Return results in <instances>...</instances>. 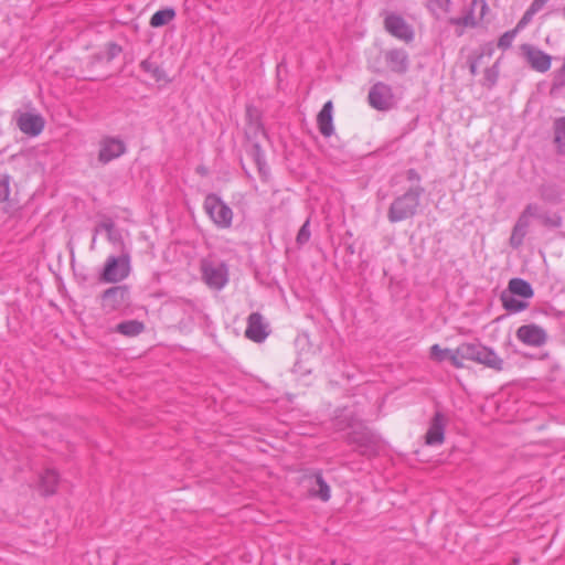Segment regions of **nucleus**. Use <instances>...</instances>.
I'll use <instances>...</instances> for the list:
<instances>
[{"mask_svg":"<svg viewBox=\"0 0 565 565\" xmlns=\"http://www.w3.org/2000/svg\"><path fill=\"white\" fill-rule=\"evenodd\" d=\"M425 190L422 185H412L405 193L396 196L390 205L387 218L398 223L416 215L420 198Z\"/></svg>","mask_w":565,"mask_h":565,"instance_id":"obj_1","label":"nucleus"},{"mask_svg":"<svg viewBox=\"0 0 565 565\" xmlns=\"http://www.w3.org/2000/svg\"><path fill=\"white\" fill-rule=\"evenodd\" d=\"M205 213L218 228H228L233 221V211L222 199L214 194H207L204 204Z\"/></svg>","mask_w":565,"mask_h":565,"instance_id":"obj_2","label":"nucleus"},{"mask_svg":"<svg viewBox=\"0 0 565 565\" xmlns=\"http://www.w3.org/2000/svg\"><path fill=\"white\" fill-rule=\"evenodd\" d=\"M131 271L130 255L122 253L120 256H109L106 259L100 279L105 282L116 284L125 280Z\"/></svg>","mask_w":565,"mask_h":565,"instance_id":"obj_3","label":"nucleus"},{"mask_svg":"<svg viewBox=\"0 0 565 565\" xmlns=\"http://www.w3.org/2000/svg\"><path fill=\"white\" fill-rule=\"evenodd\" d=\"M201 274L203 281L215 290L223 289L228 281V268L222 262L202 259Z\"/></svg>","mask_w":565,"mask_h":565,"instance_id":"obj_4","label":"nucleus"},{"mask_svg":"<svg viewBox=\"0 0 565 565\" xmlns=\"http://www.w3.org/2000/svg\"><path fill=\"white\" fill-rule=\"evenodd\" d=\"M384 29L388 34L405 43L415 39L414 28L401 14L395 12L385 13Z\"/></svg>","mask_w":565,"mask_h":565,"instance_id":"obj_5","label":"nucleus"},{"mask_svg":"<svg viewBox=\"0 0 565 565\" xmlns=\"http://www.w3.org/2000/svg\"><path fill=\"white\" fill-rule=\"evenodd\" d=\"M515 335L521 343L533 348L543 347L548 340L546 330L535 323L519 327Z\"/></svg>","mask_w":565,"mask_h":565,"instance_id":"obj_6","label":"nucleus"},{"mask_svg":"<svg viewBox=\"0 0 565 565\" xmlns=\"http://www.w3.org/2000/svg\"><path fill=\"white\" fill-rule=\"evenodd\" d=\"M102 299L106 312L119 310L129 301V288L126 285L110 287L103 292Z\"/></svg>","mask_w":565,"mask_h":565,"instance_id":"obj_7","label":"nucleus"},{"mask_svg":"<svg viewBox=\"0 0 565 565\" xmlns=\"http://www.w3.org/2000/svg\"><path fill=\"white\" fill-rule=\"evenodd\" d=\"M126 152L125 142L116 137H105L99 141L98 161L107 164Z\"/></svg>","mask_w":565,"mask_h":565,"instance_id":"obj_8","label":"nucleus"},{"mask_svg":"<svg viewBox=\"0 0 565 565\" xmlns=\"http://www.w3.org/2000/svg\"><path fill=\"white\" fill-rule=\"evenodd\" d=\"M521 51L525 61L534 71L545 73L551 68L552 57L542 50L531 44H523Z\"/></svg>","mask_w":565,"mask_h":565,"instance_id":"obj_9","label":"nucleus"},{"mask_svg":"<svg viewBox=\"0 0 565 565\" xmlns=\"http://www.w3.org/2000/svg\"><path fill=\"white\" fill-rule=\"evenodd\" d=\"M369 103L377 110H387L393 103L392 88L387 84L377 82L369 92Z\"/></svg>","mask_w":565,"mask_h":565,"instance_id":"obj_10","label":"nucleus"},{"mask_svg":"<svg viewBox=\"0 0 565 565\" xmlns=\"http://www.w3.org/2000/svg\"><path fill=\"white\" fill-rule=\"evenodd\" d=\"M17 125L24 135L36 137L43 131L45 121L40 114L26 111L17 115Z\"/></svg>","mask_w":565,"mask_h":565,"instance_id":"obj_11","label":"nucleus"},{"mask_svg":"<svg viewBox=\"0 0 565 565\" xmlns=\"http://www.w3.org/2000/svg\"><path fill=\"white\" fill-rule=\"evenodd\" d=\"M303 482L306 483L310 497L318 498L323 502L330 500V487L323 479L322 473L320 471H316L311 475L306 476Z\"/></svg>","mask_w":565,"mask_h":565,"instance_id":"obj_12","label":"nucleus"},{"mask_svg":"<svg viewBox=\"0 0 565 565\" xmlns=\"http://www.w3.org/2000/svg\"><path fill=\"white\" fill-rule=\"evenodd\" d=\"M268 326L264 322L263 316L253 312L248 316L245 337L256 343L263 342L268 335Z\"/></svg>","mask_w":565,"mask_h":565,"instance_id":"obj_13","label":"nucleus"},{"mask_svg":"<svg viewBox=\"0 0 565 565\" xmlns=\"http://www.w3.org/2000/svg\"><path fill=\"white\" fill-rule=\"evenodd\" d=\"M446 423L447 419L441 413L437 412L434 415L425 435V441L427 445L438 446L444 443Z\"/></svg>","mask_w":565,"mask_h":565,"instance_id":"obj_14","label":"nucleus"},{"mask_svg":"<svg viewBox=\"0 0 565 565\" xmlns=\"http://www.w3.org/2000/svg\"><path fill=\"white\" fill-rule=\"evenodd\" d=\"M388 68L397 74H404L409 66L408 54L403 49H392L385 52L384 55Z\"/></svg>","mask_w":565,"mask_h":565,"instance_id":"obj_15","label":"nucleus"},{"mask_svg":"<svg viewBox=\"0 0 565 565\" xmlns=\"http://www.w3.org/2000/svg\"><path fill=\"white\" fill-rule=\"evenodd\" d=\"M317 126L323 137L329 138L333 135V104L331 100L324 103L321 110L319 111L317 116Z\"/></svg>","mask_w":565,"mask_h":565,"instance_id":"obj_16","label":"nucleus"},{"mask_svg":"<svg viewBox=\"0 0 565 565\" xmlns=\"http://www.w3.org/2000/svg\"><path fill=\"white\" fill-rule=\"evenodd\" d=\"M478 0H472L470 9L462 15L450 18L448 23L456 26V35L461 36L465 32V28H476L478 24V20L475 17V6Z\"/></svg>","mask_w":565,"mask_h":565,"instance_id":"obj_17","label":"nucleus"},{"mask_svg":"<svg viewBox=\"0 0 565 565\" xmlns=\"http://www.w3.org/2000/svg\"><path fill=\"white\" fill-rule=\"evenodd\" d=\"M476 362L495 371H502L504 364L497 352L486 345H481Z\"/></svg>","mask_w":565,"mask_h":565,"instance_id":"obj_18","label":"nucleus"},{"mask_svg":"<svg viewBox=\"0 0 565 565\" xmlns=\"http://www.w3.org/2000/svg\"><path fill=\"white\" fill-rule=\"evenodd\" d=\"M505 292H511L514 296H519L525 300L531 299L534 296V290L530 282L522 278H512L508 284Z\"/></svg>","mask_w":565,"mask_h":565,"instance_id":"obj_19","label":"nucleus"},{"mask_svg":"<svg viewBox=\"0 0 565 565\" xmlns=\"http://www.w3.org/2000/svg\"><path fill=\"white\" fill-rule=\"evenodd\" d=\"M518 296L512 295L511 292L502 291L500 295V300L502 302V307L509 313H519L527 309L529 302L525 299H518Z\"/></svg>","mask_w":565,"mask_h":565,"instance_id":"obj_20","label":"nucleus"},{"mask_svg":"<svg viewBox=\"0 0 565 565\" xmlns=\"http://www.w3.org/2000/svg\"><path fill=\"white\" fill-rule=\"evenodd\" d=\"M530 222L525 220V216H519L510 237V245L513 248H519L527 233Z\"/></svg>","mask_w":565,"mask_h":565,"instance_id":"obj_21","label":"nucleus"},{"mask_svg":"<svg viewBox=\"0 0 565 565\" xmlns=\"http://www.w3.org/2000/svg\"><path fill=\"white\" fill-rule=\"evenodd\" d=\"M100 232H105L107 234V239L114 244H121L122 237L119 230L115 227V224L111 221L103 222L95 228V235L93 237V244L96 241V235Z\"/></svg>","mask_w":565,"mask_h":565,"instance_id":"obj_22","label":"nucleus"},{"mask_svg":"<svg viewBox=\"0 0 565 565\" xmlns=\"http://www.w3.org/2000/svg\"><path fill=\"white\" fill-rule=\"evenodd\" d=\"M58 482V475L54 469H45L40 476V484L43 493L49 495L55 492Z\"/></svg>","mask_w":565,"mask_h":565,"instance_id":"obj_23","label":"nucleus"},{"mask_svg":"<svg viewBox=\"0 0 565 565\" xmlns=\"http://www.w3.org/2000/svg\"><path fill=\"white\" fill-rule=\"evenodd\" d=\"M426 7L435 19L440 20L450 12L451 0H427Z\"/></svg>","mask_w":565,"mask_h":565,"instance_id":"obj_24","label":"nucleus"},{"mask_svg":"<svg viewBox=\"0 0 565 565\" xmlns=\"http://www.w3.org/2000/svg\"><path fill=\"white\" fill-rule=\"evenodd\" d=\"M174 18L175 10L173 8H164L154 12L149 23L152 28H160L170 23Z\"/></svg>","mask_w":565,"mask_h":565,"instance_id":"obj_25","label":"nucleus"},{"mask_svg":"<svg viewBox=\"0 0 565 565\" xmlns=\"http://www.w3.org/2000/svg\"><path fill=\"white\" fill-rule=\"evenodd\" d=\"M143 323L138 320L124 321L116 327L117 332L127 337L138 335L143 331Z\"/></svg>","mask_w":565,"mask_h":565,"instance_id":"obj_26","label":"nucleus"},{"mask_svg":"<svg viewBox=\"0 0 565 565\" xmlns=\"http://www.w3.org/2000/svg\"><path fill=\"white\" fill-rule=\"evenodd\" d=\"M554 141L557 146V150L561 153H565V117H561L554 122Z\"/></svg>","mask_w":565,"mask_h":565,"instance_id":"obj_27","label":"nucleus"},{"mask_svg":"<svg viewBox=\"0 0 565 565\" xmlns=\"http://www.w3.org/2000/svg\"><path fill=\"white\" fill-rule=\"evenodd\" d=\"M481 345V343H461L458 347V353L461 359L476 362Z\"/></svg>","mask_w":565,"mask_h":565,"instance_id":"obj_28","label":"nucleus"},{"mask_svg":"<svg viewBox=\"0 0 565 565\" xmlns=\"http://www.w3.org/2000/svg\"><path fill=\"white\" fill-rule=\"evenodd\" d=\"M140 67L143 72L150 74L151 77L154 78L157 82L166 79L164 71L158 64L150 61L149 58L143 60L140 63Z\"/></svg>","mask_w":565,"mask_h":565,"instance_id":"obj_29","label":"nucleus"},{"mask_svg":"<svg viewBox=\"0 0 565 565\" xmlns=\"http://www.w3.org/2000/svg\"><path fill=\"white\" fill-rule=\"evenodd\" d=\"M356 422H358V419L351 416V412H349L348 409H344L343 414L337 416L334 426L339 430H344L345 428L355 427Z\"/></svg>","mask_w":565,"mask_h":565,"instance_id":"obj_30","label":"nucleus"},{"mask_svg":"<svg viewBox=\"0 0 565 565\" xmlns=\"http://www.w3.org/2000/svg\"><path fill=\"white\" fill-rule=\"evenodd\" d=\"M516 33L518 31L514 29V30H511V31H507L504 32L500 38H499V41H498V47L499 49H502V50H507L509 49L511 45H512V42L514 41L515 36H516Z\"/></svg>","mask_w":565,"mask_h":565,"instance_id":"obj_31","label":"nucleus"},{"mask_svg":"<svg viewBox=\"0 0 565 565\" xmlns=\"http://www.w3.org/2000/svg\"><path fill=\"white\" fill-rule=\"evenodd\" d=\"M450 352H451V349H443L438 344H434L430 348V358L437 362H441V361L448 359Z\"/></svg>","mask_w":565,"mask_h":565,"instance_id":"obj_32","label":"nucleus"},{"mask_svg":"<svg viewBox=\"0 0 565 565\" xmlns=\"http://www.w3.org/2000/svg\"><path fill=\"white\" fill-rule=\"evenodd\" d=\"M309 220H307L302 226L300 227L298 234H297V237H296V242L298 245H305L306 243L309 242L310 239V236H311V233H310V230H309Z\"/></svg>","mask_w":565,"mask_h":565,"instance_id":"obj_33","label":"nucleus"},{"mask_svg":"<svg viewBox=\"0 0 565 565\" xmlns=\"http://www.w3.org/2000/svg\"><path fill=\"white\" fill-rule=\"evenodd\" d=\"M254 160L258 167L260 173L264 172L266 168L265 154L259 145L254 146Z\"/></svg>","mask_w":565,"mask_h":565,"instance_id":"obj_34","label":"nucleus"},{"mask_svg":"<svg viewBox=\"0 0 565 565\" xmlns=\"http://www.w3.org/2000/svg\"><path fill=\"white\" fill-rule=\"evenodd\" d=\"M10 195V183L8 177L0 178V202H6Z\"/></svg>","mask_w":565,"mask_h":565,"instance_id":"obj_35","label":"nucleus"},{"mask_svg":"<svg viewBox=\"0 0 565 565\" xmlns=\"http://www.w3.org/2000/svg\"><path fill=\"white\" fill-rule=\"evenodd\" d=\"M520 216H525V220L530 222L531 217H540V207L535 203H530L526 205L524 211Z\"/></svg>","mask_w":565,"mask_h":565,"instance_id":"obj_36","label":"nucleus"},{"mask_svg":"<svg viewBox=\"0 0 565 565\" xmlns=\"http://www.w3.org/2000/svg\"><path fill=\"white\" fill-rule=\"evenodd\" d=\"M448 360L450 361V363H451L455 367H457V369H461V367H463V363H462V361H463L465 359H461V358H460V354L458 353V348H457V349H455V350H451V352H450V354H449V356H448Z\"/></svg>","mask_w":565,"mask_h":565,"instance_id":"obj_37","label":"nucleus"},{"mask_svg":"<svg viewBox=\"0 0 565 565\" xmlns=\"http://www.w3.org/2000/svg\"><path fill=\"white\" fill-rule=\"evenodd\" d=\"M535 14L531 13V11H529L526 9V11L524 12L523 17L521 18V20L518 22L516 26H515V30L519 32V30L523 29L525 25H527V23L531 22V20L533 19Z\"/></svg>","mask_w":565,"mask_h":565,"instance_id":"obj_38","label":"nucleus"},{"mask_svg":"<svg viewBox=\"0 0 565 565\" xmlns=\"http://www.w3.org/2000/svg\"><path fill=\"white\" fill-rule=\"evenodd\" d=\"M547 1L548 0H533L527 10L531 11V13L536 14L545 7Z\"/></svg>","mask_w":565,"mask_h":565,"instance_id":"obj_39","label":"nucleus"},{"mask_svg":"<svg viewBox=\"0 0 565 565\" xmlns=\"http://www.w3.org/2000/svg\"><path fill=\"white\" fill-rule=\"evenodd\" d=\"M406 179L414 183L413 185H420V175L415 169H408L406 171Z\"/></svg>","mask_w":565,"mask_h":565,"instance_id":"obj_40","label":"nucleus"},{"mask_svg":"<svg viewBox=\"0 0 565 565\" xmlns=\"http://www.w3.org/2000/svg\"><path fill=\"white\" fill-rule=\"evenodd\" d=\"M555 82L559 86H565V57L562 67L555 74Z\"/></svg>","mask_w":565,"mask_h":565,"instance_id":"obj_41","label":"nucleus"},{"mask_svg":"<svg viewBox=\"0 0 565 565\" xmlns=\"http://www.w3.org/2000/svg\"><path fill=\"white\" fill-rule=\"evenodd\" d=\"M486 77L493 84L497 79V71H494L493 68H488L486 71Z\"/></svg>","mask_w":565,"mask_h":565,"instance_id":"obj_42","label":"nucleus"},{"mask_svg":"<svg viewBox=\"0 0 565 565\" xmlns=\"http://www.w3.org/2000/svg\"><path fill=\"white\" fill-rule=\"evenodd\" d=\"M469 70H470L471 75H476L477 72H478L477 63L476 62H471L470 65H469Z\"/></svg>","mask_w":565,"mask_h":565,"instance_id":"obj_43","label":"nucleus"},{"mask_svg":"<svg viewBox=\"0 0 565 565\" xmlns=\"http://www.w3.org/2000/svg\"><path fill=\"white\" fill-rule=\"evenodd\" d=\"M487 9H488L487 2L484 0H481V17H483Z\"/></svg>","mask_w":565,"mask_h":565,"instance_id":"obj_44","label":"nucleus"},{"mask_svg":"<svg viewBox=\"0 0 565 565\" xmlns=\"http://www.w3.org/2000/svg\"><path fill=\"white\" fill-rule=\"evenodd\" d=\"M198 172L201 174H205L206 170H205V168H198Z\"/></svg>","mask_w":565,"mask_h":565,"instance_id":"obj_45","label":"nucleus"},{"mask_svg":"<svg viewBox=\"0 0 565 565\" xmlns=\"http://www.w3.org/2000/svg\"><path fill=\"white\" fill-rule=\"evenodd\" d=\"M562 15L565 19V7L562 9Z\"/></svg>","mask_w":565,"mask_h":565,"instance_id":"obj_46","label":"nucleus"}]
</instances>
